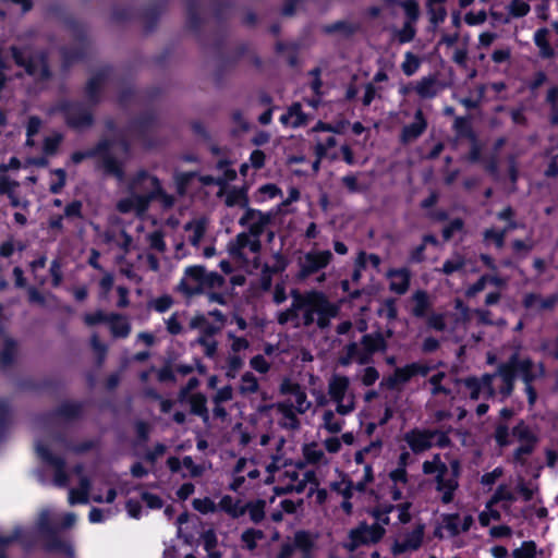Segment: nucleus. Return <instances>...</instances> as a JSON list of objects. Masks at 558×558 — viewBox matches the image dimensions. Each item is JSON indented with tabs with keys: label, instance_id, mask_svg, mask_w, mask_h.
Instances as JSON below:
<instances>
[{
	"label": "nucleus",
	"instance_id": "obj_1",
	"mask_svg": "<svg viewBox=\"0 0 558 558\" xmlns=\"http://www.w3.org/2000/svg\"><path fill=\"white\" fill-rule=\"evenodd\" d=\"M290 295L291 305L276 315L277 323L281 326L291 324L293 328L315 327L325 331L339 315L340 306L330 301L323 291L312 289L300 292L293 289Z\"/></svg>",
	"mask_w": 558,
	"mask_h": 558
},
{
	"label": "nucleus",
	"instance_id": "obj_2",
	"mask_svg": "<svg viewBox=\"0 0 558 558\" xmlns=\"http://www.w3.org/2000/svg\"><path fill=\"white\" fill-rule=\"evenodd\" d=\"M286 440L280 438L276 445L277 451L271 454V462L266 465V472L268 473L265 478L266 484H271L278 481L279 485L276 487L278 495L303 493L307 485H318L315 471L307 470L301 471L303 464H299V469L290 465L288 468L287 460L282 453V447Z\"/></svg>",
	"mask_w": 558,
	"mask_h": 558
},
{
	"label": "nucleus",
	"instance_id": "obj_3",
	"mask_svg": "<svg viewBox=\"0 0 558 558\" xmlns=\"http://www.w3.org/2000/svg\"><path fill=\"white\" fill-rule=\"evenodd\" d=\"M275 218L272 211H262L255 208H246L239 219V225L245 230L238 233L229 243V253L234 257H243V250L258 254L262 250L260 236L267 231Z\"/></svg>",
	"mask_w": 558,
	"mask_h": 558
},
{
	"label": "nucleus",
	"instance_id": "obj_4",
	"mask_svg": "<svg viewBox=\"0 0 558 558\" xmlns=\"http://www.w3.org/2000/svg\"><path fill=\"white\" fill-rule=\"evenodd\" d=\"M109 70H102L96 73L88 82L85 88V96L88 104L78 101H61L58 109L63 113L66 124L75 130L88 128L93 123L92 106L100 99L101 89L108 78Z\"/></svg>",
	"mask_w": 558,
	"mask_h": 558
},
{
	"label": "nucleus",
	"instance_id": "obj_5",
	"mask_svg": "<svg viewBox=\"0 0 558 558\" xmlns=\"http://www.w3.org/2000/svg\"><path fill=\"white\" fill-rule=\"evenodd\" d=\"M422 472L425 475L435 474V488L440 493L444 504H449L453 500L461 474V463L458 459H452L449 464H446L441 460L440 454L435 453L430 460L423 462Z\"/></svg>",
	"mask_w": 558,
	"mask_h": 558
},
{
	"label": "nucleus",
	"instance_id": "obj_6",
	"mask_svg": "<svg viewBox=\"0 0 558 558\" xmlns=\"http://www.w3.org/2000/svg\"><path fill=\"white\" fill-rule=\"evenodd\" d=\"M226 279L216 271H207L202 265H192L184 269L175 292L186 299L206 293L208 290L221 289Z\"/></svg>",
	"mask_w": 558,
	"mask_h": 558
},
{
	"label": "nucleus",
	"instance_id": "obj_7",
	"mask_svg": "<svg viewBox=\"0 0 558 558\" xmlns=\"http://www.w3.org/2000/svg\"><path fill=\"white\" fill-rule=\"evenodd\" d=\"M333 260V253L330 250H318L317 243L303 253L298 259L296 279L301 282L311 281L322 286L327 280L326 269Z\"/></svg>",
	"mask_w": 558,
	"mask_h": 558
},
{
	"label": "nucleus",
	"instance_id": "obj_8",
	"mask_svg": "<svg viewBox=\"0 0 558 558\" xmlns=\"http://www.w3.org/2000/svg\"><path fill=\"white\" fill-rule=\"evenodd\" d=\"M403 440L415 454L426 452L434 446L447 448L451 445V439L447 432L418 427L404 433Z\"/></svg>",
	"mask_w": 558,
	"mask_h": 558
},
{
	"label": "nucleus",
	"instance_id": "obj_9",
	"mask_svg": "<svg viewBox=\"0 0 558 558\" xmlns=\"http://www.w3.org/2000/svg\"><path fill=\"white\" fill-rule=\"evenodd\" d=\"M12 57L15 63L24 68L26 73L38 81L47 80L50 76L46 54L41 50H33L29 47H12Z\"/></svg>",
	"mask_w": 558,
	"mask_h": 558
},
{
	"label": "nucleus",
	"instance_id": "obj_10",
	"mask_svg": "<svg viewBox=\"0 0 558 558\" xmlns=\"http://www.w3.org/2000/svg\"><path fill=\"white\" fill-rule=\"evenodd\" d=\"M513 363L515 377H520L524 383L527 402L533 407L537 400V392L533 387V381L545 376V367L543 363H534L530 357L520 359L518 354L510 356Z\"/></svg>",
	"mask_w": 558,
	"mask_h": 558
},
{
	"label": "nucleus",
	"instance_id": "obj_11",
	"mask_svg": "<svg viewBox=\"0 0 558 558\" xmlns=\"http://www.w3.org/2000/svg\"><path fill=\"white\" fill-rule=\"evenodd\" d=\"M328 396L336 403L339 415L345 416L355 410V396L350 389V379L344 375H332L328 380Z\"/></svg>",
	"mask_w": 558,
	"mask_h": 558
},
{
	"label": "nucleus",
	"instance_id": "obj_12",
	"mask_svg": "<svg viewBox=\"0 0 558 558\" xmlns=\"http://www.w3.org/2000/svg\"><path fill=\"white\" fill-rule=\"evenodd\" d=\"M425 529L426 525L421 520H416L410 526L401 527L391 546L392 554L397 556L417 550L423 544Z\"/></svg>",
	"mask_w": 558,
	"mask_h": 558
},
{
	"label": "nucleus",
	"instance_id": "obj_13",
	"mask_svg": "<svg viewBox=\"0 0 558 558\" xmlns=\"http://www.w3.org/2000/svg\"><path fill=\"white\" fill-rule=\"evenodd\" d=\"M385 532V527L379 524L368 525L366 523H362L350 532L349 539L344 544V547L350 553H353L361 546L377 543L383 538Z\"/></svg>",
	"mask_w": 558,
	"mask_h": 558
},
{
	"label": "nucleus",
	"instance_id": "obj_14",
	"mask_svg": "<svg viewBox=\"0 0 558 558\" xmlns=\"http://www.w3.org/2000/svg\"><path fill=\"white\" fill-rule=\"evenodd\" d=\"M160 181L157 177L145 170L138 171L129 182V192L135 193L147 199L149 205L156 198V194L160 193Z\"/></svg>",
	"mask_w": 558,
	"mask_h": 558
},
{
	"label": "nucleus",
	"instance_id": "obj_15",
	"mask_svg": "<svg viewBox=\"0 0 558 558\" xmlns=\"http://www.w3.org/2000/svg\"><path fill=\"white\" fill-rule=\"evenodd\" d=\"M432 369L433 366L423 362H412L402 367H397L392 375L387 378V386L396 388L405 385L415 376H427Z\"/></svg>",
	"mask_w": 558,
	"mask_h": 558
},
{
	"label": "nucleus",
	"instance_id": "obj_16",
	"mask_svg": "<svg viewBox=\"0 0 558 558\" xmlns=\"http://www.w3.org/2000/svg\"><path fill=\"white\" fill-rule=\"evenodd\" d=\"M36 451L40 459L54 469L53 484L58 487H65L69 484V475L65 472V460L53 454L47 447L37 442Z\"/></svg>",
	"mask_w": 558,
	"mask_h": 558
},
{
	"label": "nucleus",
	"instance_id": "obj_17",
	"mask_svg": "<svg viewBox=\"0 0 558 558\" xmlns=\"http://www.w3.org/2000/svg\"><path fill=\"white\" fill-rule=\"evenodd\" d=\"M495 375L484 374L481 378L468 377L463 380L465 388L469 391L471 400L489 399L497 393L494 388Z\"/></svg>",
	"mask_w": 558,
	"mask_h": 558
},
{
	"label": "nucleus",
	"instance_id": "obj_18",
	"mask_svg": "<svg viewBox=\"0 0 558 558\" xmlns=\"http://www.w3.org/2000/svg\"><path fill=\"white\" fill-rule=\"evenodd\" d=\"M280 392L290 396L283 401H290L292 409L299 414L306 413L312 407V402L307 399L305 390L296 383L288 379L283 380L280 385Z\"/></svg>",
	"mask_w": 558,
	"mask_h": 558
},
{
	"label": "nucleus",
	"instance_id": "obj_19",
	"mask_svg": "<svg viewBox=\"0 0 558 558\" xmlns=\"http://www.w3.org/2000/svg\"><path fill=\"white\" fill-rule=\"evenodd\" d=\"M427 120L422 109H417L414 113V121L402 128L399 141L402 145H409L421 137L427 129Z\"/></svg>",
	"mask_w": 558,
	"mask_h": 558
},
{
	"label": "nucleus",
	"instance_id": "obj_20",
	"mask_svg": "<svg viewBox=\"0 0 558 558\" xmlns=\"http://www.w3.org/2000/svg\"><path fill=\"white\" fill-rule=\"evenodd\" d=\"M352 363H357L360 365L371 364V357H368V354L364 349V344H362V339L360 341H352L344 345L341 355L339 356L340 365L349 366Z\"/></svg>",
	"mask_w": 558,
	"mask_h": 558
},
{
	"label": "nucleus",
	"instance_id": "obj_21",
	"mask_svg": "<svg viewBox=\"0 0 558 558\" xmlns=\"http://www.w3.org/2000/svg\"><path fill=\"white\" fill-rule=\"evenodd\" d=\"M280 415L278 425L290 432L299 430L301 427V421L298 417V412L292 409L290 401H280L270 405Z\"/></svg>",
	"mask_w": 558,
	"mask_h": 558
},
{
	"label": "nucleus",
	"instance_id": "obj_22",
	"mask_svg": "<svg viewBox=\"0 0 558 558\" xmlns=\"http://www.w3.org/2000/svg\"><path fill=\"white\" fill-rule=\"evenodd\" d=\"M513 363L509 359L506 363L498 365L496 372L493 374L495 378H500L501 385L499 386L498 393L501 396V401L509 398L514 390L515 374Z\"/></svg>",
	"mask_w": 558,
	"mask_h": 558
},
{
	"label": "nucleus",
	"instance_id": "obj_23",
	"mask_svg": "<svg viewBox=\"0 0 558 558\" xmlns=\"http://www.w3.org/2000/svg\"><path fill=\"white\" fill-rule=\"evenodd\" d=\"M392 336V331L388 330L385 336L380 331L365 333L362 339V344H364V349L371 357V363L373 362V356L375 353H384L388 349V338Z\"/></svg>",
	"mask_w": 558,
	"mask_h": 558
},
{
	"label": "nucleus",
	"instance_id": "obj_24",
	"mask_svg": "<svg viewBox=\"0 0 558 558\" xmlns=\"http://www.w3.org/2000/svg\"><path fill=\"white\" fill-rule=\"evenodd\" d=\"M248 187L246 185L243 186H231L227 187L226 185L220 189L218 192V196L225 195V204L228 207L239 206L246 210L250 208V199L247 195Z\"/></svg>",
	"mask_w": 558,
	"mask_h": 558
},
{
	"label": "nucleus",
	"instance_id": "obj_25",
	"mask_svg": "<svg viewBox=\"0 0 558 558\" xmlns=\"http://www.w3.org/2000/svg\"><path fill=\"white\" fill-rule=\"evenodd\" d=\"M190 329L198 330L199 335L197 338H214L222 329L221 323L209 322L208 317L204 314H197L190 319Z\"/></svg>",
	"mask_w": 558,
	"mask_h": 558
},
{
	"label": "nucleus",
	"instance_id": "obj_26",
	"mask_svg": "<svg viewBox=\"0 0 558 558\" xmlns=\"http://www.w3.org/2000/svg\"><path fill=\"white\" fill-rule=\"evenodd\" d=\"M444 529L449 533L450 536H457L462 532H468L474 520L473 517L468 514L463 518L459 513H450L444 517Z\"/></svg>",
	"mask_w": 558,
	"mask_h": 558
},
{
	"label": "nucleus",
	"instance_id": "obj_27",
	"mask_svg": "<svg viewBox=\"0 0 558 558\" xmlns=\"http://www.w3.org/2000/svg\"><path fill=\"white\" fill-rule=\"evenodd\" d=\"M147 199L135 193L129 192V195L117 203V209L121 214L135 213L142 215L148 209Z\"/></svg>",
	"mask_w": 558,
	"mask_h": 558
},
{
	"label": "nucleus",
	"instance_id": "obj_28",
	"mask_svg": "<svg viewBox=\"0 0 558 558\" xmlns=\"http://www.w3.org/2000/svg\"><path fill=\"white\" fill-rule=\"evenodd\" d=\"M413 88L421 98L432 99L438 95L442 86L435 75H427L420 78Z\"/></svg>",
	"mask_w": 558,
	"mask_h": 558
},
{
	"label": "nucleus",
	"instance_id": "obj_29",
	"mask_svg": "<svg viewBox=\"0 0 558 558\" xmlns=\"http://www.w3.org/2000/svg\"><path fill=\"white\" fill-rule=\"evenodd\" d=\"M389 289L397 294H404L410 286V271L407 268L393 269L388 272Z\"/></svg>",
	"mask_w": 558,
	"mask_h": 558
},
{
	"label": "nucleus",
	"instance_id": "obj_30",
	"mask_svg": "<svg viewBox=\"0 0 558 558\" xmlns=\"http://www.w3.org/2000/svg\"><path fill=\"white\" fill-rule=\"evenodd\" d=\"M184 230L189 232V242L198 247L207 230V220L205 218L191 220L185 223Z\"/></svg>",
	"mask_w": 558,
	"mask_h": 558
},
{
	"label": "nucleus",
	"instance_id": "obj_31",
	"mask_svg": "<svg viewBox=\"0 0 558 558\" xmlns=\"http://www.w3.org/2000/svg\"><path fill=\"white\" fill-rule=\"evenodd\" d=\"M359 29V25L349 21H337L320 27L322 33L325 35L339 34L343 37H350Z\"/></svg>",
	"mask_w": 558,
	"mask_h": 558
},
{
	"label": "nucleus",
	"instance_id": "obj_32",
	"mask_svg": "<svg viewBox=\"0 0 558 558\" xmlns=\"http://www.w3.org/2000/svg\"><path fill=\"white\" fill-rule=\"evenodd\" d=\"M108 324L111 335L114 338H126L131 333L132 326L125 316L120 314H110Z\"/></svg>",
	"mask_w": 558,
	"mask_h": 558
},
{
	"label": "nucleus",
	"instance_id": "obj_33",
	"mask_svg": "<svg viewBox=\"0 0 558 558\" xmlns=\"http://www.w3.org/2000/svg\"><path fill=\"white\" fill-rule=\"evenodd\" d=\"M447 0H425V7L429 16V22L437 26L447 17L445 3Z\"/></svg>",
	"mask_w": 558,
	"mask_h": 558
},
{
	"label": "nucleus",
	"instance_id": "obj_34",
	"mask_svg": "<svg viewBox=\"0 0 558 558\" xmlns=\"http://www.w3.org/2000/svg\"><path fill=\"white\" fill-rule=\"evenodd\" d=\"M344 426V420L337 413V411L326 410L322 415L320 427L330 434H338Z\"/></svg>",
	"mask_w": 558,
	"mask_h": 558
},
{
	"label": "nucleus",
	"instance_id": "obj_35",
	"mask_svg": "<svg viewBox=\"0 0 558 558\" xmlns=\"http://www.w3.org/2000/svg\"><path fill=\"white\" fill-rule=\"evenodd\" d=\"M280 122L284 125L299 128L306 122V117L302 111L300 104H293L289 110L280 117Z\"/></svg>",
	"mask_w": 558,
	"mask_h": 558
},
{
	"label": "nucleus",
	"instance_id": "obj_36",
	"mask_svg": "<svg viewBox=\"0 0 558 558\" xmlns=\"http://www.w3.org/2000/svg\"><path fill=\"white\" fill-rule=\"evenodd\" d=\"M294 547V556H296V550L301 551L300 558H310V550L314 545L313 537L308 532L299 531L294 535L293 543H289Z\"/></svg>",
	"mask_w": 558,
	"mask_h": 558
},
{
	"label": "nucleus",
	"instance_id": "obj_37",
	"mask_svg": "<svg viewBox=\"0 0 558 558\" xmlns=\"http://www.w3.org/2000/svg\"><path fill=\"white\" fill-rule=\"evenodd\" d=\"M265 508H266L265 500H263V499L251 500L243 505V515L245 513H248L250 520L253 523L258 524L266 517Z\"/></svg>",
	"mask_w": 558,
	"mask_h": 558
},
{
	"label": "nucleus",
	"instance_id": "obj_38",
	"mask_svg": "<svg viewBox=\"0 0 558 558\" xmlns=\"http://www.w3.org/2000/svg\"><path fill=\"white\" fill-rule=\"evenodd\" d=\"M265 538V533L257 529H246L242 532L240 541L241 547L250 553H253L257 548V543Z\"/></svg>",
	"mask_w": 558,
	"mask_h": 558
},
{
	"label": "nucleus",
	"instance_id": "obj_39",
	"mask_svg": "<svg viewBox=\"0 0 558 558\" xmlns=\"http://www.w3.org/2000/svg\"><path fill=\"white\" fill-rule=\"evenodd\" d=\"M303 456L310 464L327 465L329 463V460L323 449H320L315 442L303 447Z\"/></svg>",
	"mask_w": 558,
	"mask_h": 558
},
{
	"label": "nucleus",
	"instance_id": "obj_40",
	"mask_svg": "<svg viewBox=\"0 0 558 558\" xmlns=\"http://www.w3.org/2000/svg\"><path fill=\"white\" fill-rule=\"evenodd\" d=\"M558 301V295H550L548 298H542L538 294H527L524 298V306L527 308H539V310H550L555 306Z\"/></svg>",
	"mask_w": 558,
	"mask_h": 558
},
{
	"label": "nucleus",
	"instance_id": "obj_41",
	"mask_svg": "<svg viewBox=\"0 0 558 558\" xmlns=\"http://www.w3.org/2000/svg\"><path fill=\"white\" fill-rule=\"evenodd\" d=\"M113 146V143L110 141H101L94 148L85 150V151H75L71 156V160L73 163L78 165L83 160L87 158L95 157L97 155H101L107 149H110Z\"/></svg>",
	"mask_w": 558,
	"mask_h": 558
},
{
	"label": "nucleus",
	"instance_id": "obj_42",
	"mask_svg": "<svg viewBox=\"0 0 558 558\" xmlns=\"http://www.w3.org/2000/svg\"><path fill=\"white\" fill-rule=\"evenodd\" d=\"M548 29L547 28H539L534 34V43L539 49V56L543 59H550L555 57V50L550 46L548 39Z\"/></svg>",
	"mask_w": 558,
	"mask_h": 558
},
{
	"label": "nucleus",
	"instance_id": "obj_43",
	"mask_svg": "<svg viewBox=\"0 0 558 558\" xmlns=\"http://www.w3.org/2000/svg\"><path fill=\"white\" fill-rule=\"evenodd\" d=\"M243 505L240 500L233 499L231 496H223L219 504L218 509L226 512L233 519H238L243 515Z\"/></svg>",
	"mask_w": 558,
	"mask_h": 558
},
{
	"label": "nucleus",
	"instance_id": "obj_44",
	"mask_svg": "<svg viewBox=\"0 0 558 558\" xmlns=\"http://www.w3.org/2000/svg\"><path fill=\"white\" fill-rule=\"evenodd\" d=\"M147 130V123L142 121L133 122L128 129L126 135L120 141V145L124 153L129 151V140H143Z\"/></svg>",
	"mask_w": 558,
	"mask_h": 558
},
{
	"label": "nucleus",
	"instance_id": "obj_45",
	"mask_svg": "<svg viewBox=\"0 0 558 558\" xmlns=\"http://www.w3.org/2000/svg\"><path fill=\"white\" fill-rule=\"evenodd\" d=\"M446 378L447 374L445 372H438L430 376L428 380L424 384V386L426 384L430 385V393L434 397H437L439 395L450 396L451 389L442 384Z\"/></svg>",
	"mask_w": 558,
	"mask_h": 558
},
{
	"label": "nucleus",
	"instance_id": "obj_46",
	"mask_svg": "<svg viewBox=\"0 0 558 558\" xmlns=\"http://www.w3.org/2000/svg\"><path fill=\"white\" fill-rule=\"evenodd\" d=\"M465 265V257L459 253H454L451 257L444 262L441 268L437 269V271L450 276L453 272H458L464 269Z\"/></svg>",
	"mask_w": 558,
	"mask_h": 558
},
{
	"label": "nucleus",
	"instance_id": "obj_47",
	"mask_svg": "<svg viewBox=\"0 0 558 558\" xmlns=\"http://www.w3.org/2000/svg\"><path fill=\"white\" fill-rule=\"evenodd\" d=\"M189 403L191 407V413L202 417L204 421L208 420L207 399L205 395L198 392L193 393L189 397Z\"/></svg>",
	"mask_w": 558,
	"mask_h": 558
},
{
	"label": "nucleus",
	"instance_id": "obj_48",
	"mask_svg": "<svg viewBox=\"0 0 558 558\" xmlns=\"http://www.w3.org/2000/svg\"><path fill=\"white\" fill-rule=\"evenodd\" d=\"M109 149L104 151L102 156V168L106 173L113 175L119 181L124 179V171L121 163L108 153Z\"/></svg>",
	"mask_w": 558,
	"mask_h": 558
},
{
	"label": "nucleus",
	"instance_id": "obj_49",
	"mask_svg": "<svg viewBox=\"0 0 558 558\" xmlns=\"http://www.w3.org/2000/svg\"><path fill=\"white\" fill-rule=\"evenodd\" d=\"M90 481L86 476H81L80 478V487L81 497H76V489L71 488L69 492V502L70 505L75 504H87L89 500V490H90Z\"/></svg>",
	"mask_w": 558,
	"mask_h": 558
},
{
	"label": "nucleus",
	"instance_id": "obj_50",
	"mask_svg": "<svg viewBox=\"0 0 558 558\" xmlns=\"http://www.w3.org/2000/svg\"><path fill=\"white\" fill-rule=\"evenodd\" d=\"M238 389L240 395L244 397L258 392L259 384L256 376L252 372H245L241 377Z\"/></svg>",
	"mask_w": 558,
	"mask_h": 558
},
{
	"label": "nucleus",
	"instance_id": "obj_51",
	"mask_svg": "<svg viewBox=\"0 0 558 558\" xmlns=\"http://www.w3.org/2000/svg\"><path fill=\"white\" fill-rule=\"evenodd\" d=\"M49 538L46 543V548L49 551H59L63 553L64 555L72 557L74 554V550L70 543L61 539L58 535L54 533H49Z\"/></svg>",
	"mask_w": 558,
	"mask_h": 558
},
{
	"label": "nucleus",
	"instance_id": "obj_52",
	"mask_svg": "<svg viewBox=\"0 0 558 558\" xmlns=\"http://www.w3.org/2000/svg\"><path fill=\"white\" fill-rule=\"evenodd\" d=\"M185 316L186 312H174L165 320L166 329L171 336H178L184 331L182 323Z\"/></svg>",
	"mask_w": 558,
	"mask_h": 558
},
{
	"label": "nucleus",
	"instance_id": "obj_53",
	"mask_svg": "<svg viewBox=\"0 0 558 558\" xmlns=\"http://www.w3.org/2000/svg\"><path fill=\"white\" fill-rule=\"evenodd\" d=\"M413 300L412 314L418 318L424 317L430 306L427 293L425 291H417L414 293Z\"/></svg>",
	"mask_w": 558,
	"mask_h": 558
},
{
	"label": "nucleus",
	"instance_id": "obj_54",
	"mask_svg": "<svg viewBox=\"0 0 558 558\" xmlns=\"http://www.w3.org/2000/svg\"><path fill=\"white\" fill-rule=\"evenodd\" d=\"M504 500L513 502L517 500V497L507 485H499L492 498L487 501L486 508L490 509V507Z\"/></svg>",
	"mask_w": 558,
	"mask_h": 558
},
{
	"label": "nucleus",
	"instance_id": "obj_55",
	"mask_svg": "<svg viewBox=\"0 0 558 558\" xmlns=\"http://www.w3.org/2000/svg\"><path fill=\"white\" fill-rule=\"evenodd\" d=\"M16 352V343L12 339H5L0 352V366L2 368L9 367L13 363Z\"/></svg>",
	"mask_w": 558,
	"mask_h": 558
},
{
	"label": "nucleus",
	"instance_id": "obj_56",
	"mask_svg": "<svg viewBox=\"0 0 558 558\" xmlns=\"http://www.w3.org/2000/svg\"><path fill=\"white\" fill-rule=\"evenodd\" d=\"M512 435L521 442L537 444V437L532 429L521 421L512 429Z\"/></svg>",
	"mask_w": 558,
	"mask_h": 558
},
{
	"label": "nucleus",
	"instance_id": "obj_57",
	"mask_svg": "<svg viewBox=\"0 0 558 558\" xmlns=\"http://www.w3.org/2000/svg\"><path fill=\"white\" fill-rule=\"evenodd\" d=\"M392 511H395V505L381 504L376 506L371 513L376 520L375 524H379L384 527L390 523L389 513Z\"/></svg>",
	"mask_w": 558,
	"mask_h": 558
},
{
	"label": "nucleus",
	"instance_id": "obj_58",
	"mask_svg": "<svg viewBox=\"0 0 558 558\" xmlns=\"http://www.w3.org/2000/svg\"><path fill=\"white\" fill-rule=\"evenodd\" d=\"M420 66L421 59L413 52H405L404 60L401 63V70L403 74L407 76H412L418 71Z\"/></svg>",
	"mask_w": 558,
	"mask_h": 558
},
{
	"label": "nucleus",
	"instance_id": "obj_59",
	"mask_svg": "<svg viewBox=\"0 0 558 558\" xmlns=\"http://www.w3.org/2000/svg\"><path fill=\"white\" fill-rule=\"evenodd\" d=\"M330 489L342 496L343 499H351L353 496V482L342 477L340 481L330 483Z\"/></svg>",
	"mask_w": 558,
	"mask_h": 558
},
{
	"label": "nucleus",
	"instance_id": "obj_60",
	"mask_svg": "<svg viewBox=\"0 0 558 558\" xmlns=\"http://www.w3.org/2000/svg\"><path fill=\"white\" fill-rule=\"evenodd\" d=\"M399 5L404 10L407 15L405 23L414 24L420 17V8L416 0H403Z\"/></svg>",
	"mask_w": 558,
	"mask_h": 558
},
{
	"label": "nucleus",
	"instance_id": "obj_61",
	"mask_svg": "<svg viewBox=\"0 0 558 558\" xmlns=\"http://www.w3.org/2000/svg\"><path fill=\"white\" fill-rule=\"evenodd\" d=\"M81 405L74 402H66L59 407L56 415L62 420H71L80 415Z\"/></svg>",
	"mask_w": 558,
	"mask_h": 558
},
{
	"label": "nucleus",
	"instance_id": "obj_62",
	"mask_svg": "<svg viewBox=\"0 0 558 558\" xmlns=\"http://www.w3.org/2000/svg\"><path fill=\"white\" fill-rule=\"evenodd\" d=\"M341 184L351 194L362 193L366 190V186L359 182L357 175L354 173H350V174L342 177Z\"/></svg>",
	"mask_w": 558,
	"mask_h": 558
},
{
	"label": "nucleus",
	"instance_id": "obj_63",
	"mask_svg": "<svg viewBox=\"0 0 558 558\" xmlns=\"http://www.w3.org/2000/svg\"><path fill=\"white\" fill-rule=\"evenodd\" d=\"M174 304V300L169 294H163L159 298H156L149 302V307L156 311L157 313H166L169 311Z\"/></svg>",
	"mask_w": 558,
	"mask_h": 558
},
{
	"label": "nucleus",
	"instance_id": "obj_64",
	"mask_svg": "<svg viewBox=\"0 0 558 558\" xmlns=\"http://www.w3.org/2000/svg\"><path fill=\"white\" fill-rule=\"evenodd\" d=\"M536 545L534 542H523L520 548L513 550V558H535Z\"/></svg>",
	"mask_w": 558,
	"mask_h": 558
}]
</instances>
